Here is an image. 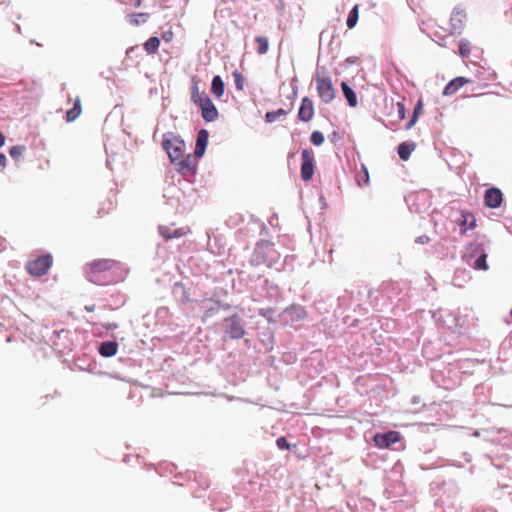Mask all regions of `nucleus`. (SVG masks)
<instances>
[{
	"label": "nucleus",
	"mask_w": 512,
	"mask_h": 512,
	"mask_svg": "<svg viewBox=\"0 0 512 512\" xmlns=\"http://www.w3.org/2000/svg\"><path fill=\"white\" fill-rule=\"evenodd\" d=\"M260 315L265 316V313L263 310H260Z\"/></svg>",
	"instance_id": "nucleus-44"
},
{
	"label": "nucleus",
	"mask_w": 512,
	"mask_h": 512,
	"mask_svg": "<svg viewBox=\"0 0 512 512\" xmlns=\"http://www.w3.org/2000/svg\"><path fill=\"white\" fill-rule=\"evenodd\" d=\"M118 327V325L116 323H109V324H105L104 325V328L106 330H114Z\"/></svg>",
	"instance_id": "nucleus-38"
},
{
	"label": "nucleus",
	"mask_w": 512,
	"mask_h": 512,
	"mask_svg": "<svg viewBox=\"0 0 512 512\" xmlns=\"http://www.w3.org/2000/svg\"><path fill=\"white\" fill-rule=\"evenodd\" d=\"M143 46L148 54H155L159 49L160 39L156 36L150 37Z\"/></svg>",
	"instance_id": "nucleus-23"
},
{
	"label": "nucleus",
	"mask_w": 512,
	"mask_h": 512,
	"mask_svg": "<svg viewBox=\"0 0 512 512\" xmlns=\"http://www.w3.org/2000/svg\"><path fill=\"white\" fill-rule=\"evenodd\" d=\"M356 182L359 186H366L369 184V173L366 166L362 165L360 171L356 175Z\"/></svg>",
	"instance_id": "nucleus-25"
},
{
	"label": "nucleus",
	"mask_w": 512,
	"mask_h": 512,
	"mask_svg": "<svg viewBox=\"0 0 512 512\" xmlns=\"http://www.w3.org/2000/svg\"><path fill=\"white\" fill-rule=\"evenodd\" d=\"M286 313L291 316L293 321L304 319L307 316L306 310L301 306L292 305L286 309Z\"/></svg>",
	"instance_id": "nucleus-21"
},
{
	"label": "nucleus",
	"mask_w": 512,
	"mask_h": 512,
	"mask_svg": "<svg viewBox=\"0 0 512 512\" xmlns=\"http://www.w3.org/2000/svg\"><path fill=\"white\" fill-rule=\"evenodd\" d=\"M503 201V194L500 189L492 187L485 191L484 202L489 208H498L501 206Z\"/></svg>",
	"instance_id": "nucleus-10"
},
{
	"label": "nucleus",
	"mask_w": 512,
	"mask_h": 512,
	"mask_svg": "<svg viewBox=\"0 0 512 512\" xmlns=\"http://www.w3.org/2000/svg\"><path fill=\"white\" fill-rule=\"evenodd\" d=\"M276 444L278 446L279 449H289L290 448V445L289 443L287 442L286 438L285 437H280L276 440Z\"/></svg>",
	"instance_id": "nucleus-34"
},
{
	"label": "nucleus",
	"mask_w": 512,
	"mask_h": 512,
	"mask_svg": "<svg viewBox=\"0 0 512 512\" xmlns=\"http://www.w3.org/2000/svg\"><path fill=\"white\" fill-rule=\"evenodd\" d=\"M162 145L172 163H176L178 159L183 158V156H185L184 141L171 133L164 135Z\"/></svg>",
	"instance_id": "nucleus-3"
},
{
	"label": "nucleus",
	"mask_w": 512,
	"mask_h": 512,
	"mask_svg": "<svg viewBox=\"0 0 512 512\" xmlns=\"http://www.w3.org/2000/svg\"><path fill=\"white\" fill-rule=\"evenodd\" d=\"M163 39L166 40V41H169V35H163Z\"/></svg>",
	"instance_id": "nucleus-43"
},
{
	"label": "nucleus",
	"mask_w": 512,
	"mask_h": 512,
	"mask_svg": "<svg viewBox=\"0 0 512 512\" xmlns=\"http://www.w3.org/2000/svg\"><path fill=\"white\" fill-rule=\"evenodd\" d=\"M400 433L397 431H389L387 433H377L373 437L375 445L379 448H389L391 445L400 441Z\"/></svg>",
	"instance_id": "nucleus-9"
},
{
	"label": "nucleus",
	"mask_w": 512,
	"mask_h": 512,
	"mask_svg": "<svg viewBox=\"0 0 512 512\" xmlns=\"http://www.w3.org/2000/svg\"><path fill=\"white\" fill-rule=\"evenodd\" d=\"M142 0H135V6L139 7L141 5Z\"/></svg>",
	"instance_id": "nucleus-41"
},
{
	"label": "nucleus",
	"mask_w": 512,
	"mask_h": 512,
	"mask_svg": "<svg viewBox=\"0 0 512 512\" xmlns=\"http://www.w3.org/2000/svg\"><path fill=\"white\" fill-rule=\"evenodd\" d=\"M398 115L400 119L405 118V106L402 102L397 103Z\"/></svg>",
	"instance_id": "nucleus-35"
},
{
	"label": "nucleus",
	"mask_w": 512,
	"mask_h": 512,
	"mask_svg": "<svg viewBox=\"0 0 512 512\" xmlns=\"http://www.w3.org/2000/svg\"><path fill=\"white\" fill-rule=\"evenodd\" d=\"M325 137L322 132L314 131L311 134L310 141L315 146H320L324 143Z\"/></svg>",
	"instance_id": "nucleus-31"
},
{
	"label": "nucleus",
	"mask_w": 512,
	"mask_h": 512,
	"mask_svg": "<svg viewBox=\"0 0 512 512\" xmlns=\"http://www.w3.org/2000/svg\"><path fill=\"white\" fill-rule=\"evenodd\" d=\"M301 158V178L303 181H309L313 177L315 167L313 151L308 149L302 150Z\"/></svg>",
	"instance_id": "nucleus-8"
},
{
	"label": "nucleus",
	"mask_w": 512,
	"mask_h": 512,
	"mask_svg": "<svg viewBox=\"0 0 512 512\" xmlns=\"http://www.w3.org/2000/svg\"><path fill=\"white\" fill-rule=\"evenodd\" d=\"M82 113L81 100L77 97L74 101L73 107L66 112V121L72 122L76 120Z\"/></svg>",
	"instance_id": "nucleus-20"
},
{
	"label": "nucleus",
	"mask_w": 512,
	"mask_h": 512,
	"mask_svg": "<svg viewBox=\"0 0 512 512\" xmlns=\"http://www.w3.org/2000/svg\"><path fill=\"white\" fill-rule=\"evenodd\" d=\"M257 48L256 51L260 55H264L268 52L269 49V41L268 38L265 36H256L254 39Z\"/></svg>",
	"instance_id": "nucleus-24"
},
{
	"label": "nucleus",
	"mask_w": 512,
	"mask_h": 512,
	"mask_svg": "<svg viewBox=\"0 0 512 512\" xmlns=\"http://www.w3.org/2000/svg\"><path fill=\"white\" fill-rule=\"evenodd\" d=\"M224 332L231 340L242 339L245 334V328L238 315H232L224 319Z\"/></svg>",
	"instance_id": "nucleus-6"
},
{
	"label": "nucleus",
	"mask_w": 512,
	"mask_h": 512,
	"mask_svg": "<svg viewBox=\"0 0 512 512\" xmlns=\"http://www.w3.org/2000/svg\"><path fill=\"white\" fill-rule=\"evenodd\" d=\"M471 80L465 77H456L452 79L444 88L443 95L451 96L455 94L461 87L470 83Z\"/></svg>",
	"instance_id": "nucleus-14"
},
{
	"label": "nucleus",
	"mask_w": 512,
	"mask_h": 512,
	"mask_svg": "<svg viewBox=\"0 0 512 512\" xmlns=\"http://www.w3.org/2000/svg\"><path fill=\"white\" fill-rule=\"evenodd\" d=\"M510 315L512 316V308H511V311H510Z\"/></svg>",
	"instance_id": "nucleus-45"
},
{
	"label": "nucleus",
	"mask_w": 512,
	"mask_h": 512,
	"mask_svg": "<svg viewBox=\"0 0 512 512\" xmlns=\"http://www.w3.org/2000/svg\"><path fill=\"white\" fill-rule=\"evenodd\" d=\"M207 144H208V132L206 130L202 129L199 131V133L197 135L194 155L196 157H202L205 152Z\"/></svg>",
	"instance_id": "nucleus-16"
},
{
	"label": "nucleus",
	"mask_w": 512,
	"mask_h": 512,
	"mask_svg": "<svg viewBox=\"0 0 512 512\" xmlns=\"http://www.w3.org/2000/svg\"><path fill=\"white\" fill-rule=\"evenodd\" d=\"M422 109H423V103H422V100H419L414 108L412 117L406 126L407 130L411 129L415 125V123L418 120L419 115L422 113Z\"/></svg>",
	"instance_id": "nucleus-27"
},
{
	"label": "nucleus",
	"mask_w": 512,
	"mask_h": 512,
	"mask_svg": "<svg viewBox=\"0 0 512 512\" xmlns=\"http://www.w3.org/2000/svg\"><path fill=\"white\" fill-rule=\"evenodd\" d=\"M224 91L225 85L222 78L219 75L214 76L211 84L212 94L217 98H221L224 94Z\"/></svg>",
	"instance_id": "nucleus-19"
},
{
	"label": "nucleus",
	"mask_w": 512,
	"mask_h": 512,
	"mask_svg": "<svg viewBox=\"0 0 512 512\" xmlns=\"http://www.w3.org/2000/svg\"><path fill=\"white\" fill-rule=\"evenodd\" d=\"M191 100L199 106L201 116L205 121L212 122L218 118L219 113L216 106L205 92L199 91L197 84L192 87Z\"/></svg>",
	"instance_id": "nucleus-2"
},
{
	"label": "nucleus",
	"mask_w": 512,
	"mask_h": 512,
	"mask_svg": "<svg viewBox=\"0 0 512 512\" xmlns=\"http://www.w3.org/2000/svg\"><path fill=\"white\" fill-rule=\"evenodd\" d=\"M84 308H85V310H86V311H88V312H92V311H94V309H95V305H94V304H92V305H86Z\"/></svg>",
	"instance_id": "nucleus-40"
},
{
	"label": "nucleus",
	"mask_w": 512,
	"mask_h": 512,
	"mask_svg": "<svg viewBox=\"0 0 512 512\" xmlns=\"http://www.w3.org/2000/svg\"><path fill=\"white\" fill-rule=\"evenodd\" d=\"M287 115V111L280 108L276 111H269L265 114V120L267 123L275 122L279 117Z\"/></svg>",
	"instance_id": "nucleus-28"
},
{
	"label": "nucleus",
	"mask_w": 512,
	"mask_h": 512,
	"mask_svg": "<svg viewBox=\"0 0 512 512\" xmlns=\"http://www.w3.org/2000/svg\"><path fill=\"white\" fill-rule=\"evenodd\" d=\"M466 19L467 15L463 9H454L450 17V25L453 32L460 33L464 28Z\"/></svg>",
	"instance_id": "nucleus-11"
},
{
	"label": "nucleus",
	"mask_w": 512,
	"mask_h": 512,
	"mask_svg": "<svg viewBox=\"0 0 512 512\" xmlns=\"http://www.w3.org/2000/svg\"><path fill=\"white\" fill-rule=\"evenodd\" d=\"M341 88H342L345 98L347 99L348 104L351 107H356L357 106V97H356L355 92L349 87V85L346 82H342Z\"/></svg>",
	"instance_id": "nucleus-22"
},
{
	"label": "nucleus",
	"mask_w": 512,
	"mask_h": 512,
	"mask_svg": "<svg viewBox=\"0 0 512 512\" xmlns=\"http://www.w3.org/2000/svg\"><path fill=\"white\" fill-rule=\"evenodd\" d=\"M118 344L115 341H106L101 343L99 353L103 357H112L116 355Z\"/></svg>",
	"instance_id": "nucleus-17"
},
{
	"label": "nucleus",
	"mask_w": 512,
	"mask_h": 512,
	"mask_svg": "<svg viewBox=\"0 0 512 512\" xmlns=\"http://www.w3.org/2000/svg\"><path fill=\"white\" fill-rule=\"evenodd\" d=\"M358 17H359V5L356 4L349 12V15L347 18L346 24L349 29H352L356 26Z\"/></svg>",
	"instance_id": "nucleus-26"
},
{
	"label": "nucleus",
	"mask_w": 512,
	"mask_h": 512,
	"mask_svg": "<svg viewBox=\"0 0 512 512\" xmlns=\"http://www.w3.org/2000/svg\"><path fill=\"white\" fill-rule=\"evenodd\" d=\"M25 150V146L16 145L10 148L9 154L15 161H18L22 157Z\"/></svg>",
	"instance_id": "nucleus-30"
},
{
	"label": "nucleus",
	"mask_w": 512,
	"mask_h": 512,
	"mask_svg": "<svg viewBox=\"0 0 512 512\" xmlns=\"http://www.w3.org/2000/svg\"><path fill=\"white\" fill-rule=\"evenodd\" d=\"M163 39L166 40V41H169V35H163Z\"/></svg>",
	"instance_id": "nucleus-42"
},
{
	"label": "nucleus",
	"mask_w": 512,
	"mask_h": 512,
	"mask_svg": "<svg viewBox=\"0 0 512 512\" xmlns=\"http://www.w3.org/2000/svg\"><path fill=\"white\" fill-rule=\"evenodd\" d=\"M7 164V158L5 154L0 153V167L4 168Z\"/></svg>",
	"instance_id": "nucleus-37"
},
{
	"label": "nucleus",
	"mask_w": 512,
	"mask_h": 512,
	"mask_svg": "<svg viewBox=\"0 0 512 512\" xmlns=\"http://www.w3.org/2000/svg\"><path fill=\"white\" fill-rule=\"evenodd\" d=\"M459 54L462 58H468L471 54V46L469 41L461 40L459 43Z\"/></svg>",
	"instance_id": "nucleus-29"
},
{
	"label": "nucleus",
	"mask_w": 512,
	"mask_h": 512,
	"mask_svg": "<svg viewBox=\"0 0 512 512\" xmlns=\"http://www.w3.org/2000/svg\"><path fill=\"white\" fill-rule=\"evenodd\" d=\"M189 232H190V230L188 228H183V227L175 228V229L168 227V226H160L159 227V233L166 240L183 237V236L187 235Z\"/></svg>",
	"instance_id": "nucleus-13"
},
{
	"label": "nucleus",
	"mask_w": 512,
	"mask_h": 512,
	"mask_svg": "<svg viewBox=\"0 0 512 512\" xmlns=\"http://www.w3.org/2000/svg\"><path fill=\"white\" fill-rule=\"evenodd\" d=\"M53 264V257L50 254L39 256L25 265V269L32 277H41L48 273Z\"/></svg>",
	"instance_id": "nucleus-4"
},
{
	"label": "nucleus",
	"mask_w": 512,
	"mask_h": 512,
	"mask_svg": "<svg viewBox=\"0 0 512 512\" xmlns=\"http://www.w3.org/2000/svg\"><path fill=\"white\" fill-rule=\"evenodd\" d=\"M458 224L461 226V234H465L467 228L472 230L476 227V219L475 216L466 210L461 211V217L458 220Z\"/></svg>",
	"instance_id": "nucleus-15"
},
{
	"label": "nucleus",
	"mask_w": 512,
	"mask_h": 512,
	"mask_svg": "<svg viewBox=\"0 0 512 512\" xmlns=\"http://www.w3.org/2000/svg\"><path fill=\"white\" fill-rule=\"evenodd\" d=\"M415 148L416 144L414 142H402L399 144L397 152L400 159L407 161Z\"/></svg>",
	"instance_id": "nucleus-18"
},
{
	"label": "nucleus",
	"mask_w": 512,
	"mask_h": 512,
	"mask_svg": "<svg viewBox=\"0 0 512 512\" xmlns=\"http://www.w3.org/2000/svg\"><path fill=\"white\" fill-rule=\"evenodd\" d=\"M430 241V238L427 235H421L416 238V243L426 244Z\"/></svg>",
	"instance_id": "nucleus-36"
},
{
	"label": "nucleus",
	"mask_w": 512,
	"mask_h": 512,
	"mask_svg": "<svg viewBox=\"0 0 512 512\" xmlns=\"http://www.w3.org/2000/svg\"><path fill=\"white\" fill-rule=\"evenodd\" d=\"M314 116V105L309 97H304L298 111V118L303 122H309Z\"/></svg>",
	"instance_id": "nucleus-12"
},
{
	"label": "nucleus",
	"mask_w": 512,
	"mask_h": 512,
	"mask_svg": "<svg viewBox=\"0 0 512 512\" xmlns=\"http://www.w3.org/2000/svg\"><path fill=\"white\" fill-rule=\"evenodd\" d=\"M85 275L90 282L107 285L116 282L121 270L120 262L114 259H96L85 265Z\"/></svg>",
	"instance_id": "nucleus-1"
},
{
	"label": "nucleus",
	"mask_w": 512,
	"mask_h": 512,
	"mask_svg": "<svg viewBox=\"0 0 512 512\" xmlns=\"http://www.w3.org/2000/svg\"><path fill=\"white\" fill-rule=\"evenodd\" d=\"M4 144H5V136H4V134L0 131V147H2Z\"/></svg>",
	"instance_id": "nucleus-39"
},
{
	"label": "nucleus",
	"mask_w": 512,
	"mask_h": 512,
	"mask_svg": "<svg viewBox=\"0 0 512 512\" xmlns=\"http://www.w3.org/2000/svg\"><path fill=\"white\" fill-rule=\"evenodd\" d=\"M233 77L235 80V86L238 90H243L244 87V78L240 72L237 70L233 72Z\"/></svg>",
	"instance_id": "nucleus-33"
},
{
	"label": "nucleus",
	"mask_w": 512,
	"mask_h": 512,
	"mask_svg": "<svg viewBox=\"0 0 512 512\" xmlns=\"http://www.w3.org/2000/svg\"><path fill=\"white\" fill-rule=\"evenodd\" d=\"M315 81L316 89L321 101L326 104L331 103L336 96V90L331 78L329 76H317Z\"/></svg>",
	"instance_id": "nucleus-5"
},
{
	"label": "nucleus",
	"mask_w": 512,
	"mask_h": 512,
	"mask_svg": "<svg viewBox=\"0 0 512 512\" xmlns=\"http://www.w3.org/2000/svg\"><path fill=\"white\" fill-rule=\"evenodd\" d=\"M486 258H487L486 254L480 255L477 258V260L475 261L474 268L475 269H479V270H487L488 269V265H487Z\"/></svg>",
	"instance_id": "nucleus-32"
},
{
	"label": "nucleus",
	"mask_w": 512,
	"mask_h": 512,
	"mask_svg": "<svg viewBox=\"0 0 512 512\" xmlns=\"http://www.w3.org/2000/svg\"><path fill=\"white\" fill-rule=\"evenodd\" d=\"M175 164L178 166V172L187 180L196 174L197 161L195 155L189 154L183 156V158L178 159Z\"/></svg>",
	"instance_id": "nucleus-7"
}]
</instances>
